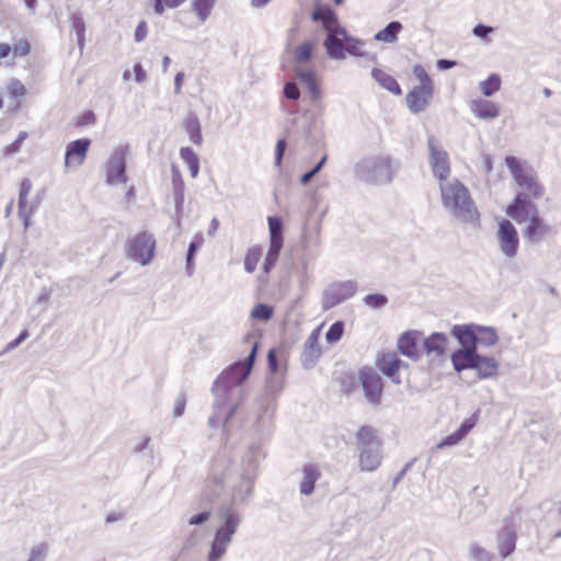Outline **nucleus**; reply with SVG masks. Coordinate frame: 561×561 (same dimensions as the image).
<instances>
[{"label":"nucleus","instance_id":"obj_1","mask_svg":"<svg viewBox=\"0 0 561 561\" xmlns=\"http://www.w3.org/2000/svg\"><path fill=\"white\" fill-rule=\"evenodd\" d=\"M264 457L260 443L251 445L244 454L241 473H236L220 460H215L211 473L206 479L202 490V499L213 502L218 499L226 488H231V504L222 505L217 516L219 526L216 528L207 561H221L232 542L233 535L242 523V515L233 507V504L244 502L252 493L254 476L259 461Z\"/></svg>","mask_w":561,"mask_h":561},{"label":"nucleus","instance_id":"obj_2","mask_svg":"<svg viewBox=\"0 0 561 561\" xmlns=\"http://www.w3.org/2000/svg\"><path fill=\"white\" fill-rule=\"evenodd\" d=\"M257 353V344L251 348L243 362H237L226 368L214 381L211 391L214 394L213 414L208 419L210 427H218L232 417L239 407L236 396L241 394V386L249 377Z\"/></svg>","mask_w":561,"mask_h":561},{"label":"nucleus","instance_id":"obj_3","mask_svg":"<svg viewBox=\"0 0 561 561\" xmlns=\"http://www.w3.org/2000/svg\"><path fill=\"white\" fill-rule=\"evenodd\" d=\"M442 204L458 219L476 224L479 211L470 196L469 190L458 180L451 179L439 183Z\"/></svg>","mask_w":561,"mask_h":561},{"label":"nucleus","instance_id":"obj_4","mask_svg":"<svg viewBox=\"0 0 561 561\" xmlns=\"http://www.w3.org/2000/svg\"><path fill=\"white\" fill-rule=\"evenodd\" d=\"M311 19L320 22L327 33L323 42L327 55L331 59L343 60L345 58L343 44L348 41V34L341 25L335 12L329 7L317 5L311 13Z\"/></svg>","mask_w":561,"mask_h":561},{"label":"nucleus","instance_id":"obj_5","mask_svg":"<svg viewBox=\"0 0 561 561\" xmlns=\"http://www.w3.org/2000/svg\"><path fill=\"white\" fill-rule=\"evenodd\" d=\"M398 169L389 156L378 154L363 158L355 165L356 176L369 184H388Z\"/></svg>","mask_w":561,"mask_h":561},{"label":"nucleus","instance_id":"obj_6","mask_svg":"<svg viewBox=\"0 0 561 561\" xmlns=\"http://www.w3.org/2000/svg\"><path fill=\"white\" fill-rule=\"evenodd\" d=\"M359 466L363 471H374L381 462V442L371 426L359 427L356 434Z\"/></svg>","mask_w":561,"mask_h":561},{"label":"nucleus","instance_id":"obj_7","mask_svg":"<svg viewBox=\"0 0 561 561\" xmlns=\"http://www.w3.org/2000/svg\"><path fill=\"white\" fill-rule=\"evenodd\" d=\"M505 164L512 173L515 183L526 192L529 198L539 199L545 194V187L539 183L537 174L528 164H522L514 156L505 158Z\"/></svg>","mask_w":561,"mask_h":561},{"label":"nucleus","instance_id":"obj_8","mask_svg":"<svg viewBox=\"0 0 561 561\" xmlns=\"http://www.w3.org/2000/svg\"><path fill=\"white\" fill-rule=\"evenodd\" d=\"M156 239L153 234L142 231L131 238L126 244L127 257L142 266L150 264L154 256Z\"/></svg>","mask_w":561,"mask_h":561},{"label":"nucleus","instance_id":"obj_9","mask_svg":"<svg viewBox=\"0 0 561 561\" xmlns=\"http://www.w3.org/2000/svg\"><path fill=\"white\" fill-rule=\"evenodd\" d=\"M427 148L430 152V165L434 176L439 183L450 180V162L447 151L438 144L433 135L427 137Z\"/></svg>","mask_w":561,"mask_h":561},{"label":"nucleus","instance_id":"obj_10","mask_svg":"<svg viewBox=\"0 0 561 561\" xmlns=\"http://www.w3.org/2000/svg\"><path fill=\"white\" fill-rule=\"evenodd\" d=\"M128 147L116 149L111 154L110 159L105 163V182L106 184L114 186L124 184L127 182L126 174V156Z\"/></svg>","mask_w":561,"mask_h":561},{"label":"nucleus","instance_id":"obj_11","mask_svg":"<svg viewBox=\"0 0 561 561\" xmlns=\"http://www.w3.org/2000/svg\"><path fill=\"white\" fill-rule=\"evenodd\" d=\"M357 284L354 280H344L330 284L322 295L323 310H330L353 297L356 293Z\"/></svg>","mask_w":561,"mask_h":561},{"label":"nucleus","instance_id":"obj_12","mask_svg":"<svg viewBox=\"0 0 561 561\" xmlns=\"http://www.w3.org/2000/svg\"><path fill=\"white\" fill-rule=\"evenodd\" d=\"M270 248L263 263L266 274L275 266L283 248V221L279 217H268Z\"/></svg>","mask_w":561,"mask_h":561},{"label":"nucleus","instance_id":"obj_13","mask_svg":"<svg viewBox=\"0 0 561 561\" xmlns=\"http://www.w3.org/2000/svg\"><path fill=\"white\" fill-rule=\"evenodd\" d=\"M496 241L502 254L507 259L517 255L519 248L518 232L508 219H501L496 231Z\"/></svg>","mask_w":561,"mask_h":561},{"label":"nucleus","instance_id":"obj_14","mask_svg":"<svg viewBox=\"0 0 561 561\" xmlns=\"http://www.w3.org/2000/svg\"><path fill=\"white\" fill-rule=\"evenodd\" d=\"M358 378L367 401L375 405L379 404L383 390L381 376L373 368L365 367L359 370Z\"/></svg>","mask_w":561,"mask_h":561},{"label":"nucleus","instance_id":"obj_15","mask_svg":"<svg viewBox=\"0 0 561 561\" xmlns=\"http://www.w3.org/2000/svg\"><path fill=\"white\" fill-rule=\"evenodd\" d=\"M506 214L516 222L522 224L538 215L539 210L526 192H518L513 202L507 206Z\"/></svg>","mask_w":561,"mask_h":561},{"label":"nucleus","instance_id":"obj_16","mask_svg":"<svg viewBox=\"0 0 561 561\" xmlns=\"http://www.w3.org/2000/svg\"><path fill=\"white\" fill-rule=\"evenodd\" d=\"M522 233L527 242L537 244L552 234V227L538 214L526 221Z\"/></svg>","mask_w":561,"mask_h":561},{"label":"nucleus","instance_id":"obj_17","mask_svg":"<svg viewBox=\"0 0 561 561\" xmlns=\"http://www.w3.org/2000/svg\"><path fill=\"white\" fill-rule=\"evenodd\" d=\"M422 346L430 362H434L445 356L448 346V337L445 333L434 332L424 339Z\"/></svg>","mask_w":561,"mask_h":561},{"label":"nucleus","instance_id":"obj_18","mask_svg":"<svg viewBox=\"0 0 561 561\" xmlns=\"http://www.w3.org/2000/svg\"><path fill=\"white\" fill-rule=\"evenodd\" d=\"M434 87H414L407 94V104L410 111L414 114H419L426 110L433 98Z\"/></svg>","mask_w":561,"mask_h":561},{"label":"nucleus","instance_id":"obj_19","mask_svg":"<svg viewBox=\"0 0 561 561\" xmlns=\"http://www.w3.org/2000/svg\"><path fill=\"white\" fill-rule=\"evenodd\" d=\"M319 339L320 328L314 329L305 342L304 352L301 354V364L306 369L312 368L322 354Z\"/></svg>","mask_w":561,"mask_h":561},{"label":"nucleus","instance_id":"obj_20","mask_svg":"<svg viewBox=\"0 0 561 561\" xmlns=\"http://www.w3.org/2000/svg\"><path fill=\"white\" fill-rule=\"evenodd\" d=\"M91 141L88 138L71 141L66 149L65 165L67 168L81 165L85 159Z\"/></svg>","mask_w":561,"mask_h":561},{"label":"nucleus","instance_id":"obj_21","mask_svg":"<svg viewBox=\"0 0 561 561\" xmlns=\"http://www.w3.org/2000/svg\"><path fill=\"white\" fill-rule=\"evenodd\" d=\"M451 335L457 339L461 350L478 351L476 324H455Z\"/></svg>","mask_w":561,"mask_h":561},{"label":"nucleus","instance_id":"obj_22","mask_svg":"<svg viewBox=\"0 0 561 561\" xmlns=\"http://www.w3.org/2000/svg\"><path fill=\"white\" fill-rule=\"evenodd\" d=\"M420 336L421 332L415 330L402 333L398 339L399 352L413 360H417L420 358V351L417 347V341Z\"/></svg>","mask_w":561,"mask_h":561},{"label":"nucleus","instance_id":"obj_23","mask_svg":"<svg viewBox=\"0 0 561 561\" xmlns=\"http://www.w3.org/2000/svg\"><path fill=\"white\" fill-rule=\"evenodd\" d=\"M295 75L300 80L301 84L307 89L312 103L321 100V90L317 77L312 70L295 68Z\"/></svg>","mask_w":561,"mask_h":561},{"label":"nucleus","instance_id":"obj_24","mask_svg":"<svg viewBox=\"0 0 561 561\" xmlns=\"http://www.w3.org/2000/svg\"><path fill=\"white\" fill-rule=\"evenodd\" d=\"M380 369L382 373L391 379V381L396 385L401 383L400 376L398 375V371L401 366H408L403 360H401L397 354L389 353L385 354L382 358L380 359Z\"/></svg>","mask_w":561,"mask_h":561},{"label":"nucleus","instance_id":"obj_25","mask_svg":"<svg viewBox=\"0 0 561 561\" xmlns=\"http://www.w3.org/2000/svg\"><path fill=\"white\" fill-rule=\"evenodd\" d=\"M500 365L493 357L483 356L478 353L473 370L479 379L495 378L499 375Z\"/></svg>","mask_w":561,"mask_h":561},{"label":"nucleus","instance_id":"obj_26","mask_svg":"<svg viewBox=\"0 0 561 561\" xmlns=\"http://www.w3.org/2000/svg\"><path fill=\"white\" fill-rule=\"evenodd\" d=\"M478 351L458 348L451 353L450 360L454 369L461 373L466 369H473Z\"/></svg>","mask_w":561,"mask_h":561},{"label":"nucleus","instance_id":"obj_27","mask_svg":"<svg viewBox=\"0 0 561 561\" xmlns=\"http://www.w3.org/2000/svg\"><path fill=\"white\" fill-rule=\"evenodd\" d=\"M470 110L482 119H493L500 114V107L496 103L483 99L473 100L470 103Z\"/></svg>","mask_w":561,"mask_h":561},{"label":"nucleus","instance_id":"obj_28","mask_svg":"<svg viewBox=\"0 0 561 561\" xmlns=\"http://www.w3.org/2000/svg\"><path fill=\"white\" fill-rule=\"evenodd\" d=\"M516 546V533L511 526H505L497 536V548L503 558L513 553Z\"/></svg>","mask_w":561,"mask_h":561},{"label":"nucleus","instance_id":"obj_29","mask_svg":"<svg viewBox=\"0 0 561 561\" xmlns=\"http://www.w3.org/2000/svg\"><path fill=\"white\" fill-rule=\"evenodd\" d=\"M320 478V472L317 467L307 465L302 468V479L299 484V491L304 495L312 494L314 484Z\"/></svg>","mask_w":561,"mask_h":561},{"label":"nucleus","instance_id":"obj_30","mask_svg":"<svg viewBox=\"0 0 561 561\" xmlns=\"http://www.w3.org/2000/svg\"><path fill=\"white\" fill-rule=\"evenodd\" d=\"M371 77L379 83V85L387 91L391 92L394 95H401L402 90L398 83V81L390 76L389 73L385 72L381 69L374 68L371 70Z\"/></svg>","mask_w":561,"mask_h":561},{"label":"nucleus","instance_id":"obj_31","mask_svg":"<svg viewBox=\"0 0 561 561\" xmlns=\"http://www.w3.org/2000/svg\"><path fill=\"white\" fill-rule=\"evenodd\" d=\"M403 25L399 21L388 23L382 30L376 33L375 39L383 43H394L398 39V34L402 31Z\"/></svg>","mask_w":561,"mask_h":561},{"label":"nucleus","instance_id":"obj_32","mask_svg":"<svg viewBox=\"0 0 561 561\" xmlns=\"http://www.w3.org/2000/svg\"><path fill=\"white\" fill-rule=\"evenodd\" d=\"M476 329L477 346L482 345L485 347H491L497 343L499 336L494 328L476 324Z\"/></svg>","mask_w":561,"mask_h":561},{"label":"nucleus","instance_id":"obj_33","mask_svg":"<svg viewBox=\"0 0 561 561\" xmlns=\"http://www.w3.org/2000/svg\"><path fill=\"white\" fill-rule=\"evenodd\" d=\"M184 126H185V130L190 137V140L194 145L201 146L203 142V136H202V128H201V123H199L198 118L194 115L188 116L185 119Z\"/></svg>","mask_w":561,"mask_h":561},{"label":"nucleus","instance_id":"obj_34","mask_svg":"<svg viewBox=\"0 0 561 561\" xmlns=\"http://www.w3.org/2000/svg\"><path fill=\"white\" fill-rule=\"evenodd\" d=\"M181 159L187 164L191 175L195 179L199 172V158L190 147H182L180 149Z\"/></svg>","mask_w":561,"mask_h":561},{"label":"nucleus","instance_id":"obj_35","mask_svg":"<svg viewBox=\"0 0 561 561\" xmlns=\"http://www.w3.org/2000/svg\"><path fill=\"white\" fill-rule=\"evenodd\" d=\"M501 77L497 73H491L485 80L479 83V89L484 96H492L501 89Z\"/></svg>","mask_w":561,"mask_h":561},{"label":"nucleus","instance_id":"obj_36","mask_svg":"<svg viewBox=\"0 0 561 561\" xmlns=\"http://www.w3.org/2000/svg\"><path fill=\"white\" fill-rule=\"evenodd\" d=\"M216 0H193L192 7L199 21L203 23L209 16Z\"/></svg>","mask_w":561,"mask_h":561},{"label":"nucleus","instance_id":"obj_37","mask_svg":"<svg viewBox=\"0 0 561 561\" xmlns=\"http://www.w3.org/2000/svg\"><path fill=\"white\" fill-rule=\"evenodd\" d=\"M313 44L311 42H304L294 50V58L298 65H304L310 61L312 57Z\"/></svg>","mask_w":561,"mask_h":561},{"label":"nucleus","instance_id":"obj_38","mask_svg":"<svg viewBox=\"0 0 561 561\" xmlns=\"http://www.w3.org/2000/svg\"><path fill=\"white\" fill-rule=\"evenodd\" d=\"M32 191V182L30 179L24 178L20 184L19 193V216H25V209L27 206V197Z\"/></svg>","mask_w":561,"mask_h":561},{"label":"nucleus","instance_id":"obj_39","mask_svg":"<svg viewBox=\"0 0 561 561\" xmlns=\"http://www.w3.org/2000/svg\"><path fill=\"white\" fill-rule=\"evenodd\" d=\"M262 250L259 247L249 248L244 256V270L247 273H253L261 259Z\"/></svg>","mask_w":561,"mask_h":561},{"label":"nucleus","instance_id":"obj_40","mask_svg":"<svg viewBox=\"0 0 561 561\" xmlns=\"http://www.w3.org/2000/svg\"><path fill=\"white\" fill-rule=\"evenodd\" d=\"M71 28L76 33L78 46L80 47V50H82L84 47V41H85V38H84L85 24H84V21L82 20V18L76 16V15L72 16L71 18Z\"/></svg>","mask_w":561,"mask_h":561},{"label":"nucleus","instance_id":"obj_41","mask_svg":"<svg viewBox=\"0 0 561 561\" xmlns=\"http://www.w3.org/2000/svg\"><path fill=\"white\" fill-rule=\"evenodd\" d=\"M273 307L266 304H257L251 311L254 320L268 321L273 317Z\"/></svg>","mask_w":561,"mask_h":561},{"label":"nucleus","instance_id":"obj_42","mask_svg":"<svg viewBox=\"0 0 561 561\" xmlns=\"http://www.w3.org/2000/svg\"><path fill=\"white\" fill-rule=\"evenodd\" d=\"M363 301L371 309H380L388 304V298L383 294H368L363 298Z\"/></svg>","mask_w":561,"mask_h":561},{"label":"nucleus","instance_id":"obj_43","mask_svg":"<svg viewBox=\"0 0 561 561\" xmlns=\"http://www.w3.org/2000/svg\"><path fill=\"white\" fill-rule=\"evenodd\" d=\"M343 332L344 323L342 321L334 322L325 333L327 342L331 344L339 342L343 335Z\"/></svg>","mask_w":561,"mask_h":561},{"label":"nucleus","instance_id":"obj_44","mask_svg":"<svg viewBox=\"0 0 561 561\" xmlns=\"http://www.w3.org/2000/svg\"><path fill=\"white\" fill-rule=\"evenodd\" d=\"M364 43L360 39L354 38L348 35V41L345 42L344 53L347 51L353 56H364L365 51L363 50Z\"/></svg>","mask_w":561,"mask_h":561},{"label":"nucleus","instance_id":"obj_45","mask_svg":"<svg viewBox=\"0 0 561 561\" xmlns=\"http://www.w3.org/2000/svg\"><path fill=\"white\" fill-rule=\"evenodd\" d=\"M469 557L474 561H491L492 554L477 543H472L469 549Z\"/></svg>","mask_w":561,"mask_h":561},{"label":"nucleus","instance_id":"obj_46","mask_svg":"<svg viewBox=\"0 0 561 561\" xmlns=\"http://www.w3.org/2000/svg\"><path fill=\"white\" fill-rule=\"evenodd\" d=\"M48 553V547L46 543H38L32 547L27 561H45Z\"/></svg>","mask_w":561,"mask_h":561},{"label":"nucleus","instance_id":"obj_47","mask_svg":"<svg viewBox=\"0 0 561 561\" xmlns=\"http://www.w3.org/2000/svg\"><path fill=\"white\" fill-rule=\"evenodd\" d=\"M328 160L327 154L322 157V159L308 172L304 173L300 178V184L307 185L324 167L325 162Z\"/></svg>","mask_w":561,"mask_h":561},{"label":"nucleus","instance_id":"obj_48","mask_svg":"<svg viewBox=\"0 0 561 561\" xmlns=\"http://www.w3.org/2000/svg\"><path fill=\"white\" fill-rule=\"evenodd\" d=\"M7 90L10 96L14 99H20L26 93L24 84L18 79H11L8 83Z\"/></svg>","mask_w":561,"mask_h":561},{"label":"nucleus","instance_id":"obj_49","mask_svg":"<svg viewBox=\"0 0 561 561\" xmlns=\"http://www.w3.org/2000/svg\"><path fill=\"white\" fill-rule=\"evenodd\" d=\"M186 0H154L153 10L161 15L165 8L174 9L183 4Z\"/></svg>","mask_w":561,"mask_h":561},{"label":"nucleus","instance_id":"obj_50","mask_svg":"<svg viewBox=\"0 0 561 561\" xmlns=\"http://www.w3.org/2000/svg\"><path fill=\"white\" fill-rule=\"evenodd\" d=\"M413 75L420 81L419 85H422V87H434L433 80L431 79V77L428 76V73L426 72V70H425V68L423 66L415 65L413 67Z\"/></svg>","mask_w":561,"mask_h":561},{"label":"nucleus","instance_id":"obj_51","mask_svg":"<svg viewBox=\"0 0 561 561\" xmlns=\"http://www.w3.org/2000/svg\"><path fill=\"white\" fill-rule=\"evenodd\" d=\"M27 136L28 135L26 131H20L18 138L13 142H11L9 146L5 147L4 153L7 156H12V154L19 152L22 147L23 141L27 138Z\"/></svg>","mask_w":561,"mask_h":561},{"label":"nucleus","instance_id":"obj_52","mask_svg":"<svg viewBox=\"0 0 561 561\" xmlns=\"http://www.w3.org/2000/svg\"><path fill=\"white\" fill-rule=\"evenodd\" d=\"M465 437L458 433L457 431H455L454 433H451L450 435L446 436L443 440H440L437 445H436V448L440 449V448H444V447H449V446H454V445H457L460 440H462Z\"/></svg>","mask_w":561,"mask_h":561},{"label":"nucleus","instance_id":"obj_53","mask_svg":"<svg viewBox=\"0 0 561 561\" xmlns=\"http://www.w3.org/2000/svg\"><path fill=\"white\" fill-rule=\"evenodd\" d=\"M197 251V244L195 242H191L188 244L187 253H186V274L191 276L194 272V256Z\"/></svg>","mask_w":561,"mask_h":561},{"label":"nucleus","instance_id":"obj_54","mask_svg":"<svg viewBox=\"0 0 561 561\" xmlns=\"http://www.w3.org/2000/svg\"><path fill=\"white\" fill-rule=\"evenodd\" d=\"M283 92L288 100L297 101L300 98V91L295 82H286Z\"/></svg>","mask_w":561,"mask_h":561},{"label":"nucleus","instance_id":"obj_55","mask_svg":"<svg viewBox=\"0 0 561 561\" xmlns=\"http://www.w3.org/2000/svg\"><path fill=\"white\" fill-rule=\"evenodd\" d=\"M172 184L173 194L184 193V182L182 180L181 173L174 165L172 167Z\"/></svg>","mask_w":561,"mask_h":561},{"label":"nucleus","instance_id":"obj_56","mask_svg":"<svg viewBox=\"0 0 561 561\" xmlns=\"http://www.w3.org/2000/svg\"><path fill=\"white\" fill-rule=\"evenodd\" d=\"M477 424V415L473 414L462 421L459 428L457 430L463 437L476 426Z\"/></svg>","mask_w":561,"mask_h":561},{"label":"nucleus","instance_id":"obj_57","mask_svg":"<svg viewBox=\"0 0 561 561\" xmlns=\"http://www.w3.org/2000/svg\"><path fill=\"white\" fill-rule=\"evenodd\" d=\"M286 140L285 139H278L275 147V167L279 168L282 165V161L286 151Z\"/></svg>","mask_w":561,"mask_h":561},{"label":"nucleus","instance_id":"obj_58","mask_svg":"<svg viewBox=\"0 0 561 561\" xmlns=\"http://www.w3.org/2000/svg\"><path fill=\"white\" fill-rule=\"evenodd\" d=\"M256 403L262 411L266 412L273 405L274 399L271 392L266 390L263 394H261L257 398Z\"/></svg>","mask_w":561,"mask_h":561},{"label":"nucleus","instance_id":"obj_59","mask_svg":"<svg viewBox=\"0 0 561 561\" xmlns=\"http://www.w3.org/2000/svg\"><path fill=\"white\" fill-rule=\"evenodd\" d=\"M209 518H210V512L205 510L203 512H199V513L191 516L188 519V525H191V526L203 525L204 523L208 522Z\"/></svg>","mask_w":561,"mask_h":561},{"label":"nucleus","instance_id":"obj_60","mask_svg":"<svg viewBox=\"0 0 561 561\" xmlns=\"http://www.w3.org/2000/svg\"><path fill=\"white\" fill-rule=\"evenodd\" d=\"M494 31L492 26L485 25V24H477L473 30L472 34L479 38L488 39L489 35Z\"/></svg>","mask_w":561,"mask_h":561},{"label":"nucleus","instance_id":"obj_61","mask_svg":"<svg viewBox=\"0 0 561 561\" xmlns=\"http://www.w3.org/2000/svg\"><path fill=\"white\" fill-rule=\"evenodd\" d=\"M186 399L183 393L179 394L174 401L173 415L180 417L184 414Z\"/></svg>","mask_w":561,"mask_h":561},{"label":"nucleus","instance_id":"obj_62","mask_svg":"<svg viewBox=\"0 0 561 561\" xmlns=\"http://www.w3.org/2000/svg\"><path fill=\"white\" fill-rule=\"evenodd\" d=\"M27 336L28 332L26 330H23L14 340H12L5 345L3 353H8L16 348L23 341L27 339Z\"/></svg>","mask_w":561,"mask_h":561},{"label":"nucleus","instance_id":"obj_63","mask_svg":"<svg viewBox=\"0 0 561 561\" xmlns=\"http://www.w3.org/2000/svg\"><path fill=\"white\" fill-rule=\"evenodd\" d=\"M268 370L273 374L278 371V360L275 350H270L267 353Z\"/></svg>","mask_w":561,"mask_h":561},{"label":"nucleus","instance_id":"obj_64","mask_svg":"<svg viewBox=\"0 0 561 561\" xmlns=\"http://www.w3.org/2000/svg\"><path fill=\"white\" fill-rule=\"evenodd\" d=\"M147 34H148V27H147V23L145 21H141L137 27H136V31H135V41L137 43H140L142 41H145V38L147 37Z\"/></svg>","mask_w":561,"mask_h":561}]
</instances>
